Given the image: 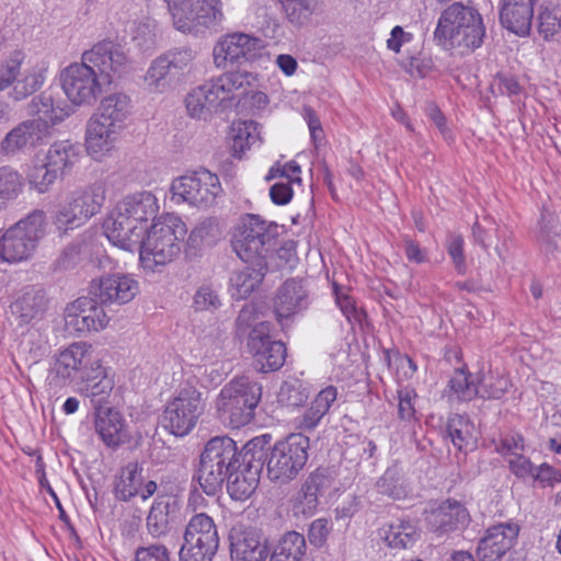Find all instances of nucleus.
<instances>
[{
    "label": "nucleus",
    "instance_id": "obj_35",
    "mask_svg": "<svg viewBox=\"0 0 561 561\" xmlns=\"http://www.w3.org/2000/svg\"><path fill=\"white\" fill-rule=\"evenodd\" d=\"M377 535L387 547L394 550L411 548L420 537L419 529L409 519H393L377 529Z\"/></svg>",
    "mask_w": 561,
    "mask_h": 561
},
{
    "label": "nucleus",
    "instance_id": "obj_52",
    "mask_svg": "<svg viewBox=\"0 0 561 561\" xmlns=\"http://www.w3.org/2000/svg\"><path fill=\"white\" fill-rule=\"evenodd\" d=\"M449 397L459 401H471L479 396V388L470 375L457 369L448 382Z\"/></svg>",
    "mask_w": 561,
    "mask_h": 561
},
{
    "label": "nucleus",
    "instance_id": "obj_17",
    "mask_svg": "<svg viewBox=\"0 0 561 561\" xmlns=\"http://www.w3.org/2000/svg\"><path fill=\"white\" fill-rule=\"evenodd\" d=\"M247 347L253 358V366L260 373H270L283 367L286 347L271 336V323L260 321L248 334Z\"/></svg>",
    "mask_w": 561,
    "mask_h": 561
},
{
    "label": "nucleus",
    "instance_id": "obj_46",
    "mask_svg": "<svg viewBox=\"0 0 561 561\" xmlns=\"http://www.w3.org/2000/svg\"><path fill=\"white\" fill-rule=\"evenodd\" d=\"M131 42L141 50L150 51L157 43V23L149 16L135 20L129 30Z\"/></svg>",
    "mask_w": 561,
    "mask_h": 561
},
{
    "label": "nucleus",
    "instance_id": "obj_15",
    "mask_svg": "<svg viewBox=\"0 0 561 561\" xmlns=\"http://www.w3.org/2000/svg\"><path fill=\"white\" fill-rule=\"evenodd\" d=\"M193 58L190 49L169 51L154 58L144 76L147 91L154 94L171 91L188 69Z\"/></svg>",
    "mask_w": 561,
    "mask_h": 561
},
{
    "label": "nucleus",
    "instance_id": "obj_21",
    "mask_svg": "<svg viewBox=\"0 0 561 561\" xmlns=\"http://www.w3.org/2000/svg\"><path fill=\"white\" fill-rule=\"evenodd\" d=\"M103 229L106 238L113 245L129 252H134L139 248L146 231L144 226H138L116 208L105 219Z\"/></svg>",
    "mask_w": 561,
    "mask_h": 561
},
{
    "label": "nucleus",
    "instance_id": "obj_10",
    "mask_svg": "<svg viewBox=\"0 0 561 561\" xmlns=\"http://www.w3.org/2000/svg\"><path fill=\"white\" fill-rule=\"evenodd\" d=\"M174 26L183 33L216 30L224 21L220 0H165Z\"/></svg>",
    "mask_w": 561,
    "mask_h": 561
},
{
    "label": "nucleus",
    "instance_id": "obj_62",
    "mask_svg": "<svg viewBox=\"0 0 561 561\" xmlns=\"http://www.w3.org/2000/svg\"><path fill=\"white\" fill-rule=\"evenodd\" d=\"M22 350L27 354L32 363L39 362L46 356L49 350L48 341L38 332H30L27 339L22 342Z\"/></svg>",
    "mask_w": 561,
    "mask_h": 561
},
{
    "label": "nucleus",
    "instance_id": "obj_4",
    "mask_svg": "<svg viewBox=\"0 0 561 561\" xmlns=\"http://www.w3.org/2000/svg\"><path fill=\"white\" fill-rule=\"evenodd\" d=\"M262 397V387L247 376L234 377L216 398V412L220 422L239 428L249 424Z\"/></svg>",
    "mask_w": 561,
    "mask_h": 561
},
{
    "label": "nucleus",
    "instance_id": "obj_59",
    "mask_svg": "<svg viewBox=\"0 0 561 561\" xmlns=\"http://www.w3.org/2000/svg\"><path fill=\"white\" fill-rule=\"evenodd\" d=\"M87 304H90V299L82 297L67 306L65 310V322L68 330L77 333L89 332L81 307Z\"/></svg>",
    "mask_w": 561,
    "mask_h": 561
},
{
    "label": "nucleus",
    "instance_id": "obj_53",
    "mask_svg": "<svg viewBox=\"0 0 561 561\" xmlns=\"http://www.w3.org/2000/svg\"><path fill=\"white\" fill-rule=\"evenodd\" d=\"M91 244L85 241H78L67 245L56 261L58 270H70L79 263L89 259Z\"/></svg>",
    "mask_w": 561,
    "mask_h": 561
},
{
    "label": "nucleus",
    "instance_id": "obj_31",
    "mask_svg": "<svg viewBox=\"0 0 561 561\" xmlns=\"http://www.w3.org/2000/svg\"><path fill=\"white\" fill-rule=\"evenodd\" d=\"M115 208L138 226H144L147 229L148 220L153 219L159 211V204L151 192L141 191L125 196L116 204Z\"/></svg>",
    "mask_w": 561,
    "mask_h": 561
},
{
    "label": "nucleus",
    "instance_id": "obj_14",
    "mask_svg": "<svg viewBox=\"0 0 561 561\" xmlns=\"http://www.w3.org/2000/svg\"><path fill=\"white\" fill-rule=\"evenodd\" d=\"M220 192L218 176L205 169L179 176L171 184L174 203H186L198 208L214 205Z\"/></svg>",
    "mask_w": 561,
    "mask_h": 561
},
{
    "label": "nucleus",
    "instance_id": "obj_18",
    "mask_svg": "<svg viewBox=\"0 0 561 561\" xmlns=\"http://www.w3.org/2000/svg\"><path fill=\"white\" fill-rule=\"evenodd\" d=\"M264 43L247 33H231L221 36L213 49L214 64L218 69L229 65L254 61L261 57Z\"/></svg>",
    "mask_w": 561,
    "mask_h": 561
},
{
    "label": "nucleus",
    "instance_id": "obj_5",
    "mask_svg": "<svg viewBox=\"0 0 561 561\" xmlns=\"http://www.w3.org/2000/svg\"><path fill=\"white\" fill-rule=\"evenodd\" d=\"M239 465L237 444L228 436L208 440L199 460L197 479L207 495H215Z\"/></svg>",
    "mask_w": 561,
    "mask_h": 561
},
{
    "label": "nucleus",
    "instance_id": "obj_41",
    "mask_svg": "<svg viewBox=\"0 0 561 561\" xmlns=\"http://www.w3.org/2000/svg\"><path fill=\"white\" fill-rule=\"evenodd\" d=\"M231 152L234 158L261 141L259 124L253 121L233 122L230 127Z\"/></svg>",
    "mask_w": 561,
    "mask_h": 561
},
{
    "label": "nucleus",
    "instance_id": "obj_22",
    "mask_svg": "<svg viewBox=\"0 0 561 561\" xmlns=\"http://www.w3.org/2000/svg\"><path fill=\"white\" fill-rule=\"evenodd\" d=\"M144 468L137 461L128 462L116 477L114 493L117 500L129 501L139 495L146 501L157 491V483L153 480L145 481Z\"/></svg>",
    "mask_w": 561,
    "mask_h": 561
},
{
    "label": "nucleus",
    "instance_id": "obj_29",
    "mask_svg": "<svg viewBox=\"0 0 561 561\" xmlns=\"http://www.w3.org/2000/svg\"><path fill=\"white\" fill-rule=\"evenodd\" d=\"M72 113L73 108L70 104L65 101L56 102L53 95L47 92L33 98L28 104V114L34 116L31 121L45 123L47 135L53 126L61 123Z\"/></svg>",
    "mask_w": 561,
    "mask_h": 561
},
{
    "label": "nucleus",
    "instance_id": "obj_7",
    "mask_svg": "<svg viewBox=\"0 0 561 561\" xmlns=\"http://www.w3.org/2000/svg\"><path fill=\"white\" fill-rule=\"evenodd\" d=\"M101 374V359L95 354L91 344L73 342L60 350L55 355L54 363L48 374V385L54 389L69 386L75 379L93 376L95 371Z\"/></svg>",
    "mask_w": 561,
    "mask_h": 561
},
{
    "label": "nucleus",
    "instance_id": "obj_32",
    "mask_svg": "<svg viewBox=\"0 0 561 561\" xmlns=\"http://www.w3.org/2000/svg\"><path fill=\"white\" fill-rule=\"evenodd\" d=\"M94 428L107 447H117L127 439L126 422L114 409L99 407L95 412Z\"/></svg>",
    "mask_w": 561,
    "mask_h": 561
},
{
    "label": "nucleus",
    "instance_id": "obj_44",
    "mask_svg": "<svg viewBox=\"0 0 561 561\" xmlns=\"http://www.w3.org/2000/svg\"><path fill=\"white\" fill-rule=\"evenodd\" d=\"M306 489H310L318 497L335 495L342 489L341 482L336 479L335 470L331 468H317L304 481Z\"/></svg>",
    "mask_w": 561,
    "mask_h": 561
},
{
    "label": "nucleus",
    "instance_id": "obj_56",
    "mask_svg": "<svg viewBox=\"0 0 561 561\" xmlns=\"http://www.w3.org/2000/svg\"><path fill=\"white\" fill-rule=\"evenodd\" d=\"M479 397L486 400H496L502 398L508 387L510 380L507 377L499 374H490L479 379Z\"/></svg>",
    "mask_w": 561,
    "mask_h": 561
},
{
    "label": "nucleus",
    "instance_id": "obj_38",
    "mask_svg": "<svg viewBox=\"0 0 561 561\" xmlns=\"http://www.w3.org/2000/svg\"><path fill=\"white\" fill-rule=\"evenodd\" d=\"M248 265L233 273L230 282L232 297L237 299L248 298L262 283L267 271L266 261H244Z\"/></svg>",
    "mask_w": 561,
    "mask_h": 561
},
{
    "label": "nucleus",
    "instance_id": "obj_16",
    "mask_svg": "<svg viewBox=\"0 0 561 561\" xmlns=\"http://www.w3.org/2000/svg\"><path fill=\"white\" fill-rule=\"evenodd\" d=\"M82 59L91 66L102 81L110 87L131 70V59L117 43L102 41L82 54Z\"/></svg>",
    "mask_w": 561,
    "mask_h": 561
},
{
    "label": "nucleus",
    "instance_id": "obj_34",
    "mask_svg": "<svg viewBox=\"0 0 561 561\" xmlns=\"http://www.w3.org/2000/svg\"><path fill=\"white\" fill-rule=\"evenodd\" d=\"M180 505L172 496L157 497L147 516V530L153 538H160L170 530V525L179 514Z\"/></svg>",
    "mask_w": 561,
    "mask_h": 561
},
{
    "label": "nucleus",
    "instance_id": "obj_19",
    "mask_svg": "<svg viewBox=\"0 0 561 561\" xmlns=\"http://www.w3.org/2000/svg\"><path fill=\"white\" fill-rule=\"evenodd\" d=\"M519 533L514 522L500 523L489 527L479 540L477 558L479 561H501L513 547Z\"/></svg>",
    "mask_w": 561,
    "mask_h": 561
},
{
    "label": "nucleus",
    "instance_id": "obj_20",
    "mask_svg": "<svg viewBox=\"0 0 561 561\" xmlns=\"http://www.w3.org/2000/svg\"><path fill=\"white\" fill-rule=\"evenodd\" d=\"M229 539L230 553L234 561H266L270 556L266 539L255 528L234 526Z\"/></svg>",
    "mask_w": 561,
    "mask_h": 561
},
{
    "label": "nucleus",
    "instance_id": "obj_60",
    "mask_svg": "<svg viewBox=\"0 0 561 561\" xmlns=\"http://www.w3.org/2000/svg\"><path fill=\"white\" fill-rule=\"evenodd\" d=\"M538 31L545 37L550 39L561 28V11L558 8L543 9L538 15Z\"/></svg>",
    "mask_w": 561,
    "mask_h": 561
},
{
    "label": "nucleus",
    "instance_id": "obj_13",
    "mask_svg": "<svg viewBox=\"0 0 561 561\" xmlns=\"http://www.w3.org/2000/svg\"><path fill=\"white\" fill-rule=\"evenodd\" d=\"M202 393L193 386L176 391L162 414V426L175 436L187 435L197 424L204 411Z\"/></svg>",
    "mask_w": 561,
    "mask_h": 561
},
{
    "label": "nucleus",
    "instance_id": "obj_43",
    "mask_svg": "<svg viewBox=\"0 0 561 561\" xmlns=\"http://www.w3.org/2000/svg\"><path fill=\"white\" fill-rule=\"evenodd\" d=\"M306 552L305 537L297 531H287L275 546L270 561H302Z\"/></svg>",
    "mask_w": 561,
    "mask_h": 561
},
{
    "label": "nucleus",
    "instance_id": "obj_11",
    "mask_svg": "<svg viewBox=\"0 0 561 561\" xmlns=\"http://www.w3.org/2000/svg\"><path fill=\"white\" fill-rule=\"evenodd\" d=\"M105 185L101 182L73 191L55 215L57 228L68 230L82 226L100 213L105 202Z\"/></svg>",
    "mask_w": 561,
    "mask_h": 561
},
{
    "label": "nucleus",
    "instance_id": "obj_26",
    "mask_svg": "<svg viewBox=\"0 0 561 561\" xmlns=\"http://www.w3.org/2000/svg\"><path fill=\"white\" fill-rule=\"evenodd\" d=\"M122 129L92 116L87 125L85 148L94 160H102L115 148Z\"/></svg>",
    "mask_w": 561,
    "mask_h": 561
},
{
    "label": "nucleus",
    "instance_id": "obj_40",
    "mask_svg": "<svg viewBox=\"0 0 561 561\" xmlns=\"http://www.w3.org/2000/svg\"><path fill=\"white\" fill-rule=\"evenodd\" d=\"M80 157L79 145L70 140H59L49 146L44 159L61 175L70 171L79 162Z\"/></svg>",
    "mask_w": 561,
    "mask_h": 561
},
{
    "label": "nucleus",
    "instance_id": "obj_54",
    "mask_svg": "<svg viewBox=\"0 0 561 561\" xmlns=\"http://www.w3.org/2000/svg\"><path fill=\"white\" fill-rule=\"evenodd\" d=\"M24 186L23 178L10 165L0 168V199H15Z\"/></svg>",
    "mask_w": 561,
    "mask_h": 561
},
{
    "label": "nucleus",
    "instance_id": "obj_64",
    "mask_svg": "<svg viewBox=\"0 0 561 561\" xmlns=\"http://www.w3.org/2000/svg\"><path fill=\"white\" fill-rule=\"evenodd\" d=\"M134 561H172L171 552L162 543H150L136 549Z\"/></svg>",
    "mask_w": 561,
    "mask_h": 561
},
{
    "label": "nucleus",
    "instance_id": "obj_8",
    "mask_svg": "<svg viewBox=\"0 0 561 561\" xmlns=\"http://www.w3.org/2000/svg\"><path fill=\"white\" fill-rule=\"evenodd\" d=\"M46 215L36 209L10 227L0 238L1 260L15 263L27 260L46 233Z\"/></svg>",
    "mask_w": 561,
    "mask_h": 561
},
{
    "label": "nucleus",
    "instance_id": "obj_27",
    "mask_svg": "<svg viewBox=\"0 0 561 561\" xmlns=\"http://www.w3.org/2000/svg\"><path fill=\"white\" fill-rule=\"evenodd\" d=\"M47 136L45 123L27 119L5 135L0 142V152L14 156L27 147H35Z\"/></svg>",
    "mask_w": 561,
    "mask_h": 561
},
{
    "label": "nucleus",
    "instance_id": "obj_50",
    "mask_svg": "<svg viewBox=\"0 0 561 561\" xmlns=\"http://www.w3.org/2000/svg\"><path fill=\"white\" fill-rule=\"evenodd\" d=\"M184 536L193 537L196 540L206 539L219 542L217 526L214 519L205 513H196L187 523Z\"/></svg>",
    "mask_w": 561,
    "mask_h": 561
},
{
    "label": "nucleus",
    "instance_id": "obj_24",
    "mask_svg": "<svg viewBox=\"0 0 561 561\" xmlns=\"http://www.w3.org/2000/svg\"><path fill=\"white\" fill-rule=\"evenodd\" d=\"M428 528L438 536L463 529L470 522L468 510L457 501H446L426 517Z\"/></svg>",
    "mask_w": 561,
    "mask_h": 561
},
{
    "label": "nucleus",
    "instance_id": "obj_63",
    "mask_svg": "<svg viewBox=\"0 0 561 561\" xmlns=\"http://www.w3.org/2000/svg\"><path fill=\"white\" fill-rule=\"evenodd\" d=\"M319 499L310 489H306V485L302 483L293 506L295 515H302L305 517L314 515L319 505Z\"/></svg>",
    "mask_w": 561,
    "mask_h": 561
},
{
    "label": "nucleus",
    "instance_id": "obj_30",
    "mask_svg": "<svg viewBox=\"0 0 561 561\" xmlns=\"http://www.w3.org/2000/svg\"><path fill=\"white\" fill-rule=\"evenodd\" d=\"M185 106L187 114L197 119H207L218 106L227 107L211 80L192 89L185 98Z\"/></svg>",
    "mask_w": 561,
    "mask_h": 561
},
{
    "label": "nucleus",
    "instance_id": "obj_1",
    "mask_svg": "<svg viewBox=\"0 0 561 561\" xmlns=\"http://www.w3.org/2000/svg\"><path fill=\"white\" fill-rule=\"evenodd\" d=\"M485 36V26L480 12L461 2H454L442 11L434 41L444 49H457L470 54L479 48Z\"/></svg>",
    "mask_w": 561,
    "mask_h": 561
},
{
    "label": "nucleus",
    "instance_id": "obj_47",
    "mask_svg": "<svg viewBox=\"0 0 561 561\" xmlns=\"http://www.w3.org/2000/svg\"><path fill=\"white\" fill-rule=\"evenodd\" d=\"M101 374L96 370L92 373L94 376L84 378V393L91 398L95 410L106 400L114 388V380L107 376L106 369L101 365Z\"/></svg>",
    "mask_w": 561,
    "mask_h": 561
},
{
    "label": "nucleus",
    "instance_id": "obj_55",
    "mask_svg": "<svg viewBox=\"0 0 561 561\" xmlns=\"http://www.w3.org/2000/svg\"><path fill=\"white\" fill-rule=\"evenodd\" d=\"M279 401L287 407H300L309 398L307 387L299 379H290L283 382L279 393Z\"/></svg>",
    "mask_w": 561,
    "mask_h": 561
},
{
    "label": "nucleus",
    "instance_id": "obj_57",
    "mask_svg": "<svg viewBox=\"0 0 561 561\" xmlns=\"http://www.w3.org/2000/svg\"><path fill=\"white\" fill-rule=\"evenodd\" d=\"M193 307L196 311L214 312L221 307L218 289L211 284H203L193 297Z\"/></svg>",
    "mask_w": 561,
    "mask_h": 561
},
{
    "label": "nucleus",
    "instance_id": "obj_58",
    "mask_svg": "<svg viewBox=\"0 0 561 561\" xmlns=\"http://www.w3.org/2000/svg\"><path fill=\"white\" fill-rule=\"evenodd\" d=\"M290 23L305 24L314 11V0H279Z\"/></svg>",
    "mask_w": 561,
    "mask_h": 561
},
{
    "label": "nucleus",
    "instance_id": "obj_45",
    "mask_svg": "<svg viewBox=\"0 0 561 561\" xmlns=\"http://www.w3.org/2000/svg\"><path fill=\"white\" fill-rule=\"evenodd\" d=\"M226 481L230 496L238 501H244L256 490L260 476L248 472L241 469V465H238L233 472L229 473Z\"/></svg>",
    "mask_w": 561,
    "mask_h": 561
},
{
    "label": "nucleus",
    "instance_id": "obj_42",
    "mask_svg": "<svg viewBox=\"0 0 561 561\" xmlns=\"http://www.w3.org/2000/svg\"><path fill=\"white\" fill-rule=\"evenodd\" d=\"M270 443L265 436H257L249 440L241 451L237 450L239 465L241 469L247 470L253 474H261L264 462H267L268 455L265 446Z\"/></svg>",
    "mask_w": 561,
    "mask_h": 561
},
{
    "label": "nucleus",
    "instance_id": "obj_36",
    "mask_svg": "<svg viewBox=\"0 0 561 561\" xmlns=\"http://www.w3.org/2000/svg\"><path fill=\"white\" fill-rule=\"evenodd\" d=\"M336 397L337 390L335 387L328 386L322 389L304 413L295 419L296 428L302 432L313 431L329 412Z\"/></svg>",
    "mask_w": 561,
    "mask_h": 561
},
{
    "label": "nucleus",
    "instance_id": "obj_48",
    "mask_svg": "<svg viewBox=\"0 0 561 561\" xmlns=\"http://www.w3.org/2000/svg\"><path fill=\"white\" fill-rule=\"evenodd\" d=\"M30 185L38 193H46L54 185L59 174L55 169L48 165L43 158L36 159L26 173Z\"/></svg>",
    "mask_w": 561,
    "mask_h": 561
},
{
    "label": "nucleus",
    "instance_id": "obj_3",
    "mask_svg": "<svg viewBox=\"0 0 561 561\" xmlns=\"http://www.w3.org/2000/svg\"><path fill=\"white\" fill-rule=\"evenodd\" d=\"M47 70L46 61L14 48L0 61V92L12 88L11 98L22 101L44 85Z\"/></svg>",
    "mask_w": 561,
    "mask_h": 561
},
{
    "label": "nucleus",
    "instance_id": "obj_9",
    "mask_svg": "<svg viewBox=\"0 0 561 561\" xmlns=\"http://www.w3.org/2000/svg\"><path fill=\"white\" fill-rule=\"evenodd\" d=\"M309 437L293 433L275 443L267 458V476L272 481L286 483L294 480L308 460Z\"/></svg>",
    "mask_w": 561,
    "mask_h": 561
},
{
    "label": "nucleus",
    "instance_id": "obj_23",
    "mask_svg": "<svg viewBox=\"0 0 561 561\" xmlns=\"http://www.w3.org/2000/svg\"><path fill=\"white\" fill-rule=\"evenodd\" d=\"M309 306V293L301 279L289 278L277 289L274 298V313L279 323L285 319L306 310Z\"/></svg>",
    "mask_w": 561,
    "mask_h": 561
},
{
    "label": "nucleus",
    "instance_id": "obj_6",
    "mask_svg": "<svg viewBox=\"0 0 561 561\" xmlns=\"http://www.w3.org/2000/svg\"><path fill=\"white\" fill-rule=\"evenodd\" d=\"M279 226L259 215L247 214L240 219L232 237V247L242 261H266L279 236Z\"/></svg>",
    "mask_w": 561,
    "mask_h": 561
},
{
    "label": "nucleus",
    "instance_id": "obj_37",
    "mask_svg": "<svg viewBox=\"0 0 561 561\" xmlns=\"http://www.w3.org/2000/svg\"><path fill=\"white\" fill-rule=\"evenodd\" d=\"M131 110V99L125 93L115 92L102 99L93 116L123 130Z\"/></svg>",
    "mask_w": 561,
    "mask_h": 561
},
{
    "label": "nucleus",
    "instance_id": "obj_28",
    "mask_svg": "<svg viewBox=\"0 0 561 561\" xmlns=\"http://www.w3.org/2000/svg\"><path fill=\"white\" fill-rule=\"evenodd\" d=\"M537 0H501L500 21L510 32L526 36L530 32Z\"/></svg>",
    "mask_w": 561,
    "mask_h": 561
},
{
    "label": "nucleus",
    "instance_id": "obj_33",
    "mask_svg": "<svg viewBox=\"0 0 561 561\" xmlns=\"http://www.w3.org/2000/svg\"><path fill=\"white\" fill-rule=\"evenodd\" d=\"M46 308L47 299L44 290L34 286L23 288L11 305L12 313L22 323L42 319Z\"/></svg>",
    "mask_w": 561,
    "mask_h": 561
},
{
    "label": "nucleus",
    "instance_id": "obj_25",
    "mask_svg": "<svg viewBox=\"0 0 561 561\" xmlns=\"http://www.w3.org/2000/svg\"><path fill=\"white\" fill-rule=\"evenodd\" d=\"M91 293L102 304H127L138 293V282L124 274H112L101 277L99 283L92 286Z\"/></svg>",
    "mask_w": 561,
    "mask_h": 561
},
{
    "label": "nucleus",
    "instance_id": "obj_2",
    "mask_svg": "<svg viewBox=\"0 0 561 561\" xmlns=\"http://www.w3.org/2000/svg\"><path fill=\"white\" fill-rule=\"evenodd\" d=\"M186 232L185 224L178 216L167 214L154 221L137 249L144 270L153 273L157 267L174 261Z\"/></svg>",
    "mask_w": 561,
    "mask_h": 561
},
{
    "label": "nucleus",
    "instance_id": "obj_49",
    "mask_svg": "<svg viewBox=\"0 0 561 561\" xmlns=\"http://www.w3.org/2000/svg\"><path fill=\"white\" fill-rule=\"evenodd\" d=\"M378 493L393 500H401L408 496L409 490L401 472L396 468H389L376 483Z\"/></svg>",
    "mask_w": 561,
    "mask_h": 561
},
{
    "label": "nucleus",
    "instance_id": "obj_61",
    "mask_svg": "<svg viewBox=\"0 0 561 561\" xmlns=\"http://www.w3.org/2000/svg\"><path fill=\"white\" fill-rule=\"evenodd\" d=\"M398 397V417L405 422L411 423L415 419V400L416 392L411 388H401L397 391Z\"/></svg>",
    "mask_w": 561,
    "mask_h": 561
},
{
    "label": "nucleus",
    "instance_id": "obj_12",
    "mask_svg": "<svg viewBox=\"0 0 561 561\" xmlns=\"http://www.w3.org/2000/svg\"><path fill=\"white\" fill-rule=\"evenodd\" d=\"M61 89L73 106H92L107 85L82 58L60 73Z\"/></svg>",
    "mask_w": 561,
    "mask_h": 561
},
{
    "label": "nucleus",
    "instance_id": "obj_51",
    "mask_svg": "<svg viewBox=\"0 0 561 561\" xmlns=\"http://www.w3.org/2000/svg\"><path fill=\"white\" fill-rule=\"evenodd\" d=\"M472 423L465 416L455 414L449 417L446 432L454 446L459 450H465L472 442Z\"/></svg>",
    "mask_w": 561,
    "mask_h": 561
},
{
    "label": "nucleus",
    "instance_id": "obj_39",
    "mask_svg": "<svg viewBox=\"0 0 561 561\" xmlns=\"http://www.w3.org/2000/svg\"><path fill=\"white\" fill-rule=\"evenodd\" d=\"M256 77L250 71L238 70L225 72L217 78L211 79L216 87V91L222 96L226 106H230L236 101L238 94L247 92L248 88L253 84Z\"/></svg>",
    "mask_w": 561,
    "mask_h": 561
}]
</instances>
